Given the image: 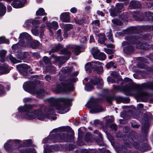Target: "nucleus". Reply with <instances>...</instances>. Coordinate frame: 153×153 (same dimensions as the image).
<instances>
[{
    "mask_svg": "<svg viewBox=\"0 0 153 153\" xmlns=\"http://www.w3.org/2000/svg\"><path fill=\"white\" fill-rule=\"evenodd\" d=\"M26 152L27 153H34L35 152L34 149L32 148L30 149L28 152Z\"/></svg>",
    "mask_w": 153,
    "mask_h": 153,
    "instance_id": "0e129e2a",
    "label": "nucleus"
},
{
    "mask_svg": "<svg viewBox=\"0 0 153 153\" xmlns=\"http://www.w3.org/2000/svg\"><path fill=\"white\" fill-rule=\"evenodd\" d=\"M49 139L53 142H62L66 140L65 136L61 132L60 128L53 129L49 135Z\"/></svg>",
    "mask_w": 153,
    "mask_h": 153,
    "instance_id": "0eeeda50",
    "label": "nucleus"
},
{
    "mask_svg": "<svg viewBox=\"0 0 153 153\" xmlns=\"http://www.w3.org/2000/svg\"><path fill=\"white\" fill-rule=\"evenodd\" d=\"M107 34V36L108 38L110 39V40L112 42H113V41L112 39V31L111 30H110L109 32H107L106 33Z\"/></svg>",
    "mask_w": 153,
    "mask_h": 153,
    "instance_id": "f704fd0d",
    "label": "nucleus"
},
{
    "mask_svg": "<svg viewBox=\"0 0 153 153\" xmlns=\"http://www.w3.org/2000/svg\"><path fill=\"white\" fill-rule=\"evenodd\" d=\"M104 50L105 52L108 54H112L114 51L113 49H107L106 48H104Z\"/></svg>",
    "mask_w": 153,
    "mask_h": 153,
    "instance_id": "a19ab883",
    "label": "nucleus"
},
{
    "mask_svg": "<svg viewBox=\"0 0 153 153\" xmlns=\"http://www.w3.org/2000/svg\"><path fill=\"white\" fill-rule=\"evenodd\" d=\"M4 90L3 86L0 84V96L3 95L5 94V92Z\"/></svg>",
    "mask_w": 153,
    "mask_h": 153,
    "instance_id": "c03bdc74",
    "label": "nucleus"
},
{
    "mask_svg": "<svg viewBox=\"0 0 153 153\" xmlns=\"http://www.w3.org/2000/svg\"><path fill=\"white\" fill-rule=\"evenodd\" d=\"M45 78L46 80L48 81L51 80V76L48 75H47L45 76Z\"/></svg>",
    "mask_w": 153,
    "mask_h": 153,
    "instance_id": "13d9d810",
    "label": "nucleus"
},
{
    "mask_svg": "<svg viewBox=\"0 0 153 153\" xmlns=\"http://www.w3.org/2000/svg\"><path fill=\"white\" fill-rule=\"evenodd\" d=\"M114 99V97L112 96H109L107 97V101L109 103H111V101Z\"/></svg>",
    "mask_w": 153,
    "mask_h": 153,
    "instance_id": "09e8293b",
    "label": "nucleus"
},
{
    "mask_svg": "<svg viewBox=\"0 0 153 153\" xmlns=\"http://www.w3.org/2000/svg\"><path fill=\"white\" fill-rule=\"evenodd\" d=\"M47 146L46 145H45L44 146V153H46L47 152H51V150H50L49 149H47V148H46V147Z\"/></svg>",
    "mask_w": 153,
    "mask_h": 153,
    "instance_id": "864d4df0",
    "label": "nucleus"
},
{
    "mask_svg": "<svg viewBox=\"0 0 153 153\" xmlns=\"http://www.w3.org/2000/svg\"><path fill=\"white\" fill-rule=\"evenodd\" d=\"M47 25L50 29L53 28V29L56 30L59 27L58 23L56 21H53L51 23H47Z\"/></svg>",
    "mask_w": 153,
    "mask_h": 153,
    "instance_id": "aec40b11",
    "label": "nucleus"
},
{
    "mask_svg": "<svg viewBox=\"0 0 153 153\" xmlns=\"http://www.w3.org/2000/svg\"><path fill=\"white\" fill-rule=\"evenodd\" d=\"M114 65V63L112 62H111L106 64V67L107 68H109L111 67Z\"/></svg>",
    "mask_w": 153,
    "mask_h": 153,
    "instance_id": "603ef678",
    "label": "nucleus"
},
{
    "mask_svg": "<svg viewBox=\"0 0 153 153\" xmlns=\"http://www.w3.org/2000/svg\"><path fill=\"white\" fill-rule=\"evenodd\" d=\"M7 2H10L12 0H6ZM26 0H13V2L12 3V6L16 8L22 7L24 6Z\"/></svg>",
    "mask_w": 153,
    "mask_h": 153,
    "instance_id": "ddd939ff",
    "label": "nucleus"
},
{
    "mask_svg": "<svg viewBox=\"0 0 153 153\" xmlns=\"http://www.w3.org/2000/svg\"><path fill=\"white\" fill-rule=\"evenodd\" d=\"M62 47V46L59 44L55 45V49H52L51 51L52 52H54L59 50Z\"/></svg>",
    "mask_w": 153,
    "mask_h": 153,
    "instance_id": "473e14b6",
    "label": "nucleus"
},
{
    "mask_svg": "<svg viewBox=\"0 0 153 153\" xmlns=\"http://www.w3.org/2000/svg\"><path fill=\"white\" fill-rule=\"evenodd\" d=\"M57 39L58 41H61L63 39L61 35V30L59 29L57 31L56 34Z\"/></svg>",
    "mask_w": 153,
    "mask_h": 153,
    "instance_id": "a878e982",
    "label": "nucleus"
},
{
    "mask_svg": "<svg viewBox=\"0 0 153 153\" xmlns=\"http://www.w3.org/2000/svg\"><path fill=\"white\" fill-rule=\"evenodd\" d=\"M91 53L95 59H98L101 60H104L106 58V56L103 53L100 52V50L97 47L93 48L91 50Z\"/></svg>",
    "mask_w": 153,
    "mask_h": 153,
    "instance_id": "9d476101",
    "label": "nucleus"
},
{
    "mask_svg": "<svg viewBox=\"0 0 153 153\" xmlns=\"http://www.w3.org/2000/svg\"><path fill=\"white\" fill-rule=\"evenodd\" d=\"M39 45V43L38 41L36 40L32 41V40L28 41L27 43V46L31 47L33 49L37 48Z\"/></svg>",
    "mask_w": 153,
    "mask_h": 153,
    "instance_id": "a211bd4d",
    "label": "nucleus"
},
{
    "mask_svg": "<svg viewBox=\"0 0 153 153\" xmlns=\"http://www.w3.org/2000/svg\"><path fill=\"white\" fill-rule=\"evenodd\" d=\"M130 143L133 145H134L136 148H137L139 146V143L137 142H134V140L132 139H131L130 141Z\"/></svg>",
    "mask_w": 153,
    "mask_h": 153,
    "instance_id": "79ce46f5",
    "label": "nucleus"
},
{
    "mask_svg": "<svg viewBox=\"0 0 153 153\" xmlns=\"http://www.w3.org/2000/svg\"><path fill=\"white\" fill-rule=\"evenodd\" d=\"M97 72L99 74L102 73L103 71L102 66L100 65V62L99 64H97L96 66L95 67V68Z\"/></svg>",
    "mask_w": 153,
    "mask_h": 153,
    "instance_id": "393cba45",
    "label": "nucleus"
},
{
    "mask_svg": "<svg viewBox=\"0 0 153 153\" xmlns=\"http://www.w3.org/2000/svg\"><path fill=\"white\" fill-rule=\"evenodd\" d=\"M97 14L99 15H101V16H103L104 14L103 13L102 11L98 10L97 12Z\"/></svg>",
    "mask_w": 153,
    "mask_h": 153,
    "instance_id": "69168bd1",
    "label": "nucleus"
},
{
    "mask_svg": "<svg viewBox=\"0 0 153 153\" xmlns=\"http://www.w3.org/2000/svg\"><path fill=\"white\" fill-rule=\"evenodd\" d=\"M123 99V98L120 97H118L116 98V100L118 102H122Z\"/></svg>",
    "mask_w": 153,
    "mask_h": 153,
    "instance_id": "5fc2aeb1",
    "label": "nucleus"
},
{
    "mask_svg": "<svg viewBox=\"0 0 153 153\" xmlns=\"http://www.w3.org/2000/svg\"><path fill=\"white\" fill-rule=\"evenodd\" d=\"M7 67L8 66L7 65H4V66H0V74H3L9 73L10 70L7 68Z\"/></svg>",
    "mask_w": 153,
    "mask_h": 153,
    "instance_id": "4be33fe9",
    "label": "nucleus"
},
{
    "mask_svg": "<svg viewBox=\"0 0 153 153\" xmlns=\"http://www.w3.org/2000/svg\"><path fill=\"white\" fill-rule=\"evenodd\" d=\"M77 11L76 8L75 7H73L71 8L70 10V11L72 13H76Z\"/></svg>",
    "mask_w": 153,
    "mask_h": 153,
    "instance_id": "6e6d98bb",
    "label": "nucleus"
},
{
    "mask_svg": "<svg viewBox=\"0 0 153 153\" xmlns=\"http://www.w3.org/2000/svg\"><path fill=\"white\" fill-rule=\"evenodd\" d=\"M91 135L90 133H86L85 136V139L86 141L87 142H89L91 140Z\"/></svg>",
    "mask_w": 153,
    "mask_h": 153,
    "instance_id": "c9c22d12",
    "label": "nucleus"
},
{
    "mask_svg": "<svg viewBox=\"0 0 153 153\" xmlns=\"http://www.w3.org/2000/svg\"><path fill=\"white\" fill-rule=\"evenodd\" d=\"M40 23L38 20H33L32 19V25L35 27H36Z\"/></svg>",
    "mask_w": 153,
    "mask_h": 153,
    "instance_id": "49530a36",
    "label": "nucleus"
},
{
    "mask_svg": "<svg viewBox=\"0 0 153 153\" xmlns=\"http://www.w3.org/2000/svg\"><path fill=\"white\" fill-rule=\"evenodd\" d=\"M47 100L51 105L46 108L44 110L46 116L43 114L42 110L40 109L33 112H29V111L32 109L34 105L27 104L23 106H21L18 108L19 112H26V113H19L16 115L17 117L19 119H26L28 120L32 119L36 117L38 120H41L47 117L52 120H54L56 119V117L54 115L53 106L60 113L63 114L68 111L67 108L70 104L69 99L62 98L57 99L51 97Z\"/></svg>",
    "mask_w": 153,
    "mask_h": 153,
    "instance_id": "f257e3e1",
    "label": "nucleus"
},
{
    "mask_svg": "<svg viewBox=\"0 0 153 153\" xmlns=\"http://www.w3.org/2000/svg\"><path fill=\"white\" fill-rule=\"evenodd\" d=\"M6 12V7L3 4L0 3V16H3Z\"/></svg>",
    "mask_w": 153,
    "mask_h": 153,
    "instance_id": "b1692460",
    "label": "nucleus"
},
{
    "mask_svg": "<svg viewBox=\"0 0 153 153\" xmlns=\"http://www.w3.org/2000/svg\"><path fill=\"white\" fill-rule=\"evenodd\" d=\"M104 45L108 48H113L114 47V45L111 44H104Z\"/></svg>",
    "mask_w": 153,
    "mask_h": 153,
    "instance_id": "338daca9",
    "label": "nucleus"
},
{
    "mask_svg": "<svg viewBox=\"0 0 153 153\" xmlns=\"http://www.w3.org/2000/svg\"><path fill=\"white\" fill-rule=\"evenodd\" d=\"M45 36L44 33L42 31H41L40 33L39 37L41 38H44Z\"/></svg>",
    "mask_w": 153,
    "mask_h": 153,
    "instance_id": "e2e57ef3",
    "label": "nucleus"
},
{
    "mask_svg": "<svg viewBox=\"0 0 153 153\" xmlns=\"http://www.w3.org/2000/svg\"><path fill=\"white\" fill-rule=\"evenodd\" d=\"M43 59L44 62L46 65H48L49 67H51V63L50 62V60L48 57L44 56L43 57Z\"/></svg>",
    "mask_w": 153,
    "mask_h": 153,
    "instance_id": "c85d7f7f",
    "label": "nucleus"
},
{
    "mask_svg": "<svg viewBox=\"0 0 153 153\" xmlns=\"http://www.w3.org/2000/svg\"><path fill=\"white\" fill-rule=\"evenodd\" d=\"M90 42H94V37L92 35H91L90 36Z\"/></svg>",
    "mask_w": 153,
    "mask_h": 153,
    "instance_id": "4d7b16f0",
    "label": "nucleus"
},
{
    "mask_svg": "<svg viewBox=\"0 0 153 153\" xmlns=\"http://www.w3.org/2000/svg\"><path fill=\"white\" fill-rule=\"evenodd\" d=\"M111 75L113 77H116L117 76L118 74L117 72H113L111 73Z\"/></svg>",
    "mask_w": 153,
    "mask_h": 153,
    "instance_id": "052dcab7",
    "label": "nucleus"
},
{
    "mask_svg": "<svg viewBox=\"0 0 153 153\" xmlns=\"http://www.w3.org/2000/svg\"><path fill=\"white\" fill-rule=\"evenodd\" d=\"M63 36L65 38H67L68 36L67 31L64 30V33L63 34Z\"/></svg>",
    "mask_w": 153,
    "mask_h": 153,
    "instance_id": "774afa93",
    "label": "nucleus"
},
{
    "mask_svg": "<svg viewBox=\"0 0 153 153\" xmlns=\"http://www.w3.org/2000/svg\"><path fill=\"white\" fill-rule=\"evenodd\" d=\"M99 64L100 62L98 61L87 63L85 65V70L87 73H91L93 69H95V67Z\"/></svg>",
    "mask_w": 153,
    "mask_h": 153,
    "instance_id": "4468645a",
    "label": "nucleus"
},
{
    "mask_svg": "<svg viewBox=\"0 0 153 153\" xmlns=\"http://www.w3.org/2000/svg\"><path fill=\"white\" fill-rule=\"evenodd\" d=\"M20 39L19 41V43H21V45L22 46H26L25 42H27L32 39L30 36L27 33L25 32L22 33L20 35L19 37Z\"/></svg>",
    "mask_w": 153,
    "mask_h": 153,
    "instance_id": "9b49d317",
    "label": "nucleus"
},
{
    "mask_svg": "<svg viewBox=\"0 0 153 153\" xmlns=\"http://www.w3.org/2000/svg\"><path fill=\"white\" fill-rule=\"evenodd\" d=\"M123 6V3H117L116 5L115 9L118 11H120L122 9Z\"/></svg>",
    "mask_w": 153,
    "mask_h": 153,
    "instance_id": "c756f323",
    "label": "nucleus"
},
{
    "mask_svg": "<svg viewBox=\"0 0 153 153\" xmlns=\"http://www.w3.org/2000/svg\"><path fill=\"white\" fill-rule=\"evenodd\" d=\"M31 24H32V19H28L26 21L25 23V26L28 27L31 25Z\"/></svg>",
    "mask_w": 153,
    "mask_h": 153,
    "instance_id": "4c0bfd02",
    "label": "nucleus"
},
{
    "mask_svg": "<svg viewBox=\"0 0 153 153\" xmlns=\"http://www.w3.org/2000/svg\"><path fill=\"white\" fill-rule=\"evenodd\" d=\"M87 107L91 108L90 112L91 113H96L101 111H103V108L96 103V100L91 98L87 104Z\"/></svg>",
    "mask_w": 153,
    "mask_h": 153,
    "instance_id": "6e6552de",
    "label": "nucleus"
},
{
    "mask_svg": "<svg viewBox=\"0 0 153 153\" xmlns=\"http://www.w3.org/2000/svg\"><path fill=\"white\" fill-rule=\"evenodd\" d=\"M107 80L108 82L113 83L115 82V80L111 77L109 76L107 78Z\"/></svg>",
    "mask_w": 153,
    "mask_h": 153,
    "instance_id": "8fccbe9b",
    "label": "nucleus"
},
{
    "mask_svg": "<svg viewBox=\"0 0 153 153\" xmlns=\"http://www.w3.org/2000/svg\"><path fill=\"white\" fill-rule=\"evenodd\" d=\"M96 85L98 89L101 88L103 85V81L101 79H97L95 80H91L90 82L85 86V90L87 91H91L94 89L93 85Z\"/></svg>",
    "mask_w": 153,
    "mask_h": 153,
    "instance_id": "1a4fd4ad",
    "label": "nucleus"
},
{
    "mask_svg": "<svg viewBox=\"0 0 153 153\" xmlns=\"http://www.w3.org/2000/svg\"><path fill=\"white\" fill-rule=\"evenodd\" d=\"M112 22L114 24L118 25H121L122 24V22L118 19H113Z\"/></svg>",
    "mask_w": 153,
    "mask_h": 153,
    "instance_id": "ea45409f",
    "label": "nucleus"
},
{
    "mask_svg": "<svg viewBox=\"0 0 153 153\" xmlns=\"http://www.w3.org/2000/svg\"><path fill=\"white\" fill-rule=\"evenodd\" d=\"M146 16L149 20L153 19V13L149 11L146 13Z\"/></svg>",
    "mask_w": 153,
    "mask_h": 153,
    "instance_id": "72a5a7b5",
    "label": "nucleus"
},
{
    "mask_svg": "<svg viewBox=\"0 0 153 153\" xmlns=\"http://www.w3.org/2000/svg\"><path fill=\"white\" fill-rule=\"evenodd\" d=\"M94 133L98 134L99 135V136L100 137V142L98 141V144L100 146H102L103 145V143L102 142V139L101 137V135L100 134L99 132L97 130H95L94 131Z\"/></svg>",
    "mask_w": 153,
    "mask_h": 153,
    "instance_id": "7c9ffc66",
    "label": "nucleus"
},
{
    "mask_svg": "<svg viewBox=\"0 0 153 153\" xmlns=\"http://www.w3.org/2000/svg\"><path fill=\"white\" fill-rule=\"evenodd\" d=\"M32 141L31 140H27L23 141V144L25 146H29L31 144Z\"/></svg>",
    "mask_w": 153,
    "mask_h": 153,
    "instance_id": "e433bc0d",
    "label": "nucleus"
},
{
    "mask_svg": "<svg viewBox=\"0 0 153 153\" xmlns=\"http://www.w3.org/2000/svg\"><path fill=\"white\" fill-rule=\"evenodd\" d=\"M94 31L96 35L99 37V42L102 44L104 43L106 39L105 35L101 33H97L99 31V30L98 29H94Z\"/></svg>",
    "mask_w": 153,
    "mask_h": 153,
    "instance_id": "dca6fc26",
    "label": "nucleus"
},
{
    "mask_svg": "<svg viewBox=\"0 0 153 153\" xmlns=\"http://www.w3.org/2000/svg\"><path fill=\"white\" fill-rule=\"evenodd\" d=\"M7 52L5 50H2L0 51V61L2 62H4L5 60V55Z\"/></svg>",
    "mask_w": 153,
    "mask_h": 153,
    "instance_id": "5701e85b",
    "label": "nucleus"
},
{
    "mask_svg": "<svg viewBox=\"0 0 153 153\" xmlns=\"http://www.w3.org/2000/svg\"><path fill=\"white\" fill-rule=\"evenodd\" d=\"M16 68L21 74L25 76L26 75L27 71L30 70V67L25 64L17 65Z\"/></svg>",
    "mask_w": 153,
    "mask_h": 153,
    "instance_id": "f8f14e48",
    "label": "nucleus"
},
{
    "mask_svg": "<svg viewBox=\"0 0 153 153\" xmlns=\"http://www.w3.org/2000/svg\"><path fill=\"white\" fill-rule=\"evenodd\" d=\"M31 100V99L29 98H26L24 99L23 102H27L30 101Z\"/></svg>",
    "mask_w": 153,
    "mask_h": 153,
    "instance_id": "bf43d9fd",
    "label": "nucleus"
},
{
    "mask_svg": "<svg viewBox=\"0 0 153 153\" xmlns=\"http://www.w3.org/2000/svg\"><path fill=\"white\" fill-rule=\"evenodd\" d=\"M76 80L75 78L71 77L69 80L61 82V84L57 83L53 86L52 90L56 93L65 91H73L74 89L73 83Z\"/></svg>",
    "mask_w": 153,
    "mask_h": 153,
    "instance_id": "7ed1b4c3",
    "label": "nucleus"
},
{
    "mask_svg": "<svg viewBox=\"0 0 153 153\" xmlns=\"http://www.w3.org/2000/svg\"><path fill=\"white\" fill-rule=\"evenodd\" d=\"M125 81L126 82H129L128 85L125 86L123 88V90L127 95H134L138 98L142 99L146 97L148 95L147 93L144 92H139L137 94L134 93L136 90H139L141 89L142 87L147 88L149 89H153V84L150 83L145 84L141 86L139 85H136L134 86L131 84V80L128 78L125 79Z\"/></svg>",
    "mask_w": 153,
    "mask_h": 153,
    "instance_id": "f03ea898",
    "label": "nucleus"
},
{
    "mask_svg": "<svg viewBox=\"0 0 153 153\" xmlns=\"http://www.w3.org/2000/svg\"><path fill=\"white\" fill-rule=\"evenodd\" d=\"M71 48L72 50H73L74 51V53L76 55H78L81 52L80 50L81 47L79 46L76 45L70 46L68 49H64L62 50V53L63 54L67 55L68 57L66 58H62L61 57H57L56 58L57 61H60V62L59 65L58 66L59 68L60 67L61 65H62L63 63H65L66 61L69 59V56L71 55V53L69 51L71 50Z\"/></svg>",
    "mask_w": 153,
    "mask_h": 153,
    "instance_id": "39448f33",
    "label": "nucleus"
},
{
    "mask_svg": "<svg viewBox=\"0 0 153 153\" xmlns=\"http://www.w3.org/2000/svg\"><path fill=\"white\" fill-rule=\"evenodd\" d=\"M24 90L33 95H36L38 98H41L44 96L45 93L42 89L38 90L30 82L25 83L23 85Z\"/></svg>",
    "mask_w": 153,
    "mask_h": 153,
    "instance_id": "423d86ee",
    "label": "nucleus"
},
{
    "mask_svg": "<svg viewBox=\"0 0 153 153\" xmlns=\"http://www.w3.org/2000/svg\"><path fill=\"white\" fill-rule=\"evenodd\" d=\"M125 39L128 41V42L124 41L122 43V46L123 50L125 53L130 54L134 52V47L131 45L130 43L134 44L137 43L136 47L138 48H143L142 46L143 44L141 43L138 41H137L138 43L136 42L137 38L126 36L125 37Z\"/></svg>",
    "mask_w": 153,
    "mask_h": 153,
    "instance_id": "20e7f679",
    "label": "nucleus"
},
{
    "mask_svg": "<svg viewBox=\"0 0 153 153\" xmlns=\"http://www.w3.org/2000/svg\"><path fill=\"white\" fill-rule=\"evenodd\" d=\"M73 28V26L72 25L68 24L65 25L64 27V30L68 31L70 30Z\"/></svg>",
    "mask_w": 153,
    "mask_h": 153,
    "instance_id": "2f4dec72",
    "label": "nucleus"
},
{
    "mask_svg": "<svg viewBox=\"0 0 153 153\" xmlns=\"http://www.w3.org/2000/svg\"><path fill=\"white\" fill-rule=\"evenodd\" d=\"M36 15L43 16L46 15L44 9L42 8H39L36 11Z\"/></svg>",
    "mask_w": 153,
    "mask_h": 153,
    "instance_id": "bb28decb",
    "label": "nucleus"
},
{
    "mask_svg": "<svg viewBox=\"0 0 153 153\" xmlns=\"http://www.w3.org/2000/svg\"><path fill=\"white\" fill-rule=\"evenodd\" d=\"M21 43H19V42L18 43L13 45L12 46V48L14 49H17L19 48V45H20L21 46H22L21 45Z\"/></svg>",
    "mask_w": 153,
    "mask_h": 153,
    "instance_id": "3c124183",
    "label": "nucleus"
},
{
    "mask_svg": "<svg viewBox=\"0 0 153 153\" xmlns=\"http://www.w3.org/2000/svg\"><path fill=\"white\" fill-rule=\"evenodd\" d=\"M74 21L76 24H78L79 25H81L83 24V23L85 22V21L84 19L82 20H77L76 19H74Z\"/></svg>",
    "mask_w": 153,
    "mask_h": 153,
    "instance_id": "58836bf2",
    "label": "nucleus"
},
{
    "mask_svg": "<svg viewBox=\"0 0 153 153\" xmlns=\"http://www.w3.org/2000/svg\"><path fill=\"white\" fill-rule=\"evenodd\" d=\"M69 13L68 12H64L62 13L60 16V19L62 22H69L70 20Z\"/></svg>",
    "mask_w": 153,
    "mask_h": 153,
    "instance_id": "f3484780",
    "label": "nucleus"
},
{
    "mask_svg": "<svg viewBox=\"0 0 153 153\" xmlns=\"http://www.w3.org/2000/svg\"><path fill=\"white\" fill-rule=\"evenodd\" d=\"M13 142L16 144L20 143V141L18 140H8L4 145V147L7 151H10L11 147L13 146Z\"/></svg>",
    "mask_w": 153,
    "mask_h": 153,
    "instance_id": "2eb2a0df",
    "label": "nucleus"
},
{
    "mask_svg": "<svg viewBox=\"0 0 153 153\" xmlns=\"http://www.w3.org/2000/svg\"><path fill=\"white\" fill-rule=\"evenodd\" d=\"M140 4L139 1H131L130 3V7L131 9H134L140 7Z\"/></svg>",
    "mask_w": 153,
    "mask_h": 153,
    "instance_id": "412c9836",
    "label": "nucleus"
},
{
    "mask_svg": "<svg viewBox=\"0 0 153 153\" xmlns=\"http://www.w3.org/2000/svg\"><path fill=\"white\" fill-rule=\"evenodd\" d=\"M135 29V27H130L128 29H127L126 30V32L127 34L129 33H131L132 32V30H134Z\"/></svg>",
    "mask_w": 153,
    "mask_h": 153,
    "instance_id": "a18cd8bd",
    "label": "nucleus"
},
{
    "mask_svg": "<svg viewBox=\"0 0 153 153\" xmlns=\"http://www.w3.org/2000/svg\"><path fill=\"white\" fill-rule=\"evenodd\" d=\"M79 39L81 42L85 43L87 40L86 38L84 36H80L79 38Z\"/></svg>",
    "mask_w": 153,
    "mask_h": 153,
    "instance_id": "37998d69",
    "label": "nucleus"
},
{
    "mask_svg": "<svg viewBox=\"0 0 153 153\" xmlns=\"http://www.w3.org/2000/svg\"><path fill=\"white\" fill-rule=\"evenodd\" d=\"M32 33L34 35H36L37 34V31L36 29H33L31 30Z\"/></svg>",
    "mask_w": 153,
    "mask_h": 153,
    "instance_id": "680f3d73",
    "label": "nucleus"
},
{
    "mask_svg": "<svg viewBox=\"0 0 153 153\" xmlns=\"http://www.w3.org/2000/svg\"><path fill=\"white\" fill-rule=\"evenodd\" d=\"M7 58H9L10 61L13 64L21 62L19 60L16 59L13 57L11 55H10Z\"/></svg>",
    "mask_w": 153,
    "mask_h": 153,
    "instance_id": "cd10ccee",
    "label": "nucleus"
},
{
    "mask_svg": "<svg viewBox=\"0 0 153 153\" xmlns=\"http://www.w3.org/2000/svg\"><path fill=\"white\" fill-rule=\"evenodd\" d=\"M111 119L107 120L106 121V124L107 126H109L112 129L116 131L117 129V126L115 124H110L112 123L113 121V120L114 119V117L113 116L111 117Z\"/></svg>",
    "mask_w": 153,
    "mask_h": 153,
    "instance_id": "6ab92c4d",
    "label": "nucleus"
},
{
    "mask_svg": "<svg viewBox=\"0 0 153 153\" xmlns=\"http://www.w3.org/2000/svg\"><path fill=\"white\" fill-rule=\"evenodd\" d=\"M92 24H93L95 26H96L97 27H99L100 24H99V21L98 20H96L94 21H93Z\"/></svg>",
    "mask_w": 153,
    "mask_h": 153,
    "instance_id": "de8ad7c7",
    "label": "nucleus"
}]
</instances>
